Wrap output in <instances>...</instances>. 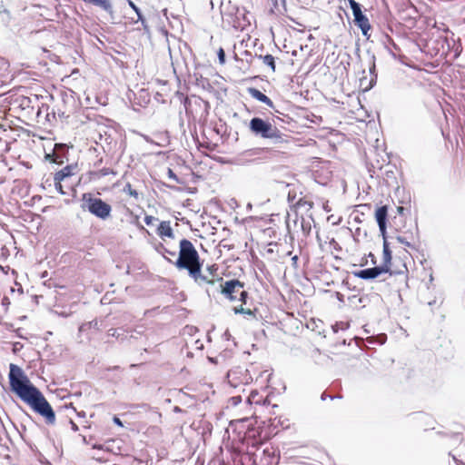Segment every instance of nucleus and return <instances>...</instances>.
<instances>
[{
    "label": "nucleus",
    "instance_id": "nucleus-1",
    "mask_svg": "<svg viewBox=\"0 0 465 465\" xmlns=\"http://www.w3.org/2000/svg\"><path fill=\"white\" fill-rule=\"evenodd\" d=\"M8 378L11 391L29 405L35 412L45 418L46 424L54 425L55 423L54 411L41 391L30 381L24 371L19 366L11 363Z\"/></svg>",
    "mask_w": 465,
    "mask_h": 465
},
{
    "label": "nucleus",
    "instance_id": "nucleus-2",
    "mask_svg": "<svg viewBox=\"0 0 465 465\" xmlns=\"http://www.w3.org/2000/svg\"><path fill=\"white\" fill-rule=\"evenodd\" d=\"M173 264L179 270H186L189 275L198 284L208 283L214 284L213 279H209L202 273L203 263L199 253L193 244L187 239L180 241L179 256Z\"/></svg>",
    "mask_w": 465,
    "mask_h": 465
},
{
    "label": "nucleus",
    "instance_id": "nucleus-3",
    "mask_svg": "<svg viewBox=\"0 0 465 465\" xmlns=\"http://www.w3.org/2000/svg\"><path fill=\"white\" fill-rule=\"evenodd\" d=\"M83 203L81 208L87 210L91 214L101 220H106L112 212V207L101 198L94 197L91 193H85L82 196Z\"/></svg>",
    "mask_w": 465,
    "mask_h": 465
},
{
    "label": "nucleus",
    "instance_id": "nucleus-4",
    "mask_svg": "<svg viewBox=\"0 0 465 465\" xmlns=\"http://www.w3.org/2000/svg\"><path fill=\"white\" fill-rule=\"evenodd\" d=\"M249 128L252 134L263 139L278 141L282 138V133L275 125L260 117L251 119Z\"/></svg>",
    "mask_w": 465,
    "mask_h": 465
},
{
    "label": "nucleus",
    "instance_id": "nucleus-5",
    "mask_svg": "<svg viewBox=\"0 0 465 465\" xmlns=\"http://www.w3.org/2000/svg\"><path fill=\"white\" fill-rule=\"evenodd\" d=\"M214 283L216 282H220L221 293L230 301L237 300V293L240 294V292L243 289L244 283L240 282L237 279H232L223 282V278L214 279Z\"/></svg>",
    "mask_w": 465,
    "mask_h": 465
},
{
    "label": "nucleus",
    "instance_id": "nucleus-6",
    "mask_svg": "<svg viewBox=\"0 0 465 465\" xmlns=\"http://www.w3.org/2000/svg\"><path fill=\"white\" fill-rule=\"evenodd\" d=\"M389 272V269L386 265L374 266L371 268H366L360 271L352 272V274L361 280H374L382 273Z\"/></svg>",
    "mask_w": 465,
    "mask_h": 465
},
{
    "label": "nucleus",
    "instance_id": "nucleus-7",
    "mask_svg": "<svg viewBox=\"0 0 465 465\" xmlns=\"http://www.w3.org/2000/svg\"><path fill=\"white\" fill-rule=\"evenodd\" d=\"M352 15L354 17L355 25H357L361 29V31L364 36L369 38L370 35L368 33L371 30V26L368 17L363 14L361 9Z\"/></svg>",
    "mask_w": 465,
    "mask_h": 465
},
{
    "label": "nucleus",
    "instance_id": "nucleus-8",
    "mask_svg": "<svg viewBox=\"0 0 465 465\" xmlns=\"http://www.w3.org/2000/svg\"><path fill=\"white\" fill-rule=\"evenodd\" d=\"M248 94L257 101L265 104L270 108H274L273 102L262 92L254 87L248 88Z\"/></svg>",
    "mask_w": 465,
    "mask_h": 465
},
{
    "label": "nucleus",
    "instance_id": "nucleus-9",
    "mask_svg": "<svg viewBox=\"0 0 465 465\" xmlns=\"http://www.w3.org/2000/svg\"><path fill=\"white\" fill-rule=\"evenodd\" d=\"M77 170V164H69L58 171L54 177V181H63L65 178L73 176Z\"/></svg>",
    "mask_w": 465,
    "mask_h": 465
},
{
    "label": "nucleus",
    "instance_id": "nucleus-10",
    "mask_svg": "<svg viewBox=\"0 0 465 465\" xmlns=\"http://www.w3.org/2000/svg\"><path fill=\"white\" fill-rule=\"evenodd\" d=\"M375 219L379 227L384 228L387 225L388 207L387 205L380 206L376 209Z\"/></svg>",
    "mask_w": 465,
    "mask_h": 465
},
{
    "label": "nucleus",
    "instance_id": "nucleus-11",
    "mask_svg": "<svg viewBox=\"0 0 465 465\" xmlns=\"http://www.w3.org/2000/svg\"><path fill=\"white\" fill-rule=\"evenodd\" d=\"M157 234L161 237L174 238L173 231L169 221H163L157 228Z\"/></svg>",
    "mask_w": 465,
    "mask_h": 465
},
{
    "label": "nucleus",
    "instance_id": "nucleus-12",
    "mask_svg": "<svg viewBox=\"0 0 465 465\" xmlns=\"http://www.w3.org/2000/svg\"><path fill=\"white\" fill-rule=\"evenodd\" d=\"M382 252H383V262L381 265H386V267L389 269V273L391 275V259H392V254H391V251L390 249V244L388 242V241H385V242H383L382 244Z\"/></svg>",
    "mask_w": 465,
    "mask_h": 465
},
{
    "label": "nucleus",
    "instance_id": "nucleus-13",
    "mask_svg": "<svg viewBox=\"0 0 465 465\" xmlns=\"http://www.w3.org/2000/svg\"><path fill=\"white\" fill-rule=\"evenodd\" d=\"M259 58L262 59L263 64L268 65L272 72L275 71V60L272 54L259 55Z\"/></svg>",
    "mask_w": 465,
    "mask_h": 465
},
{
    "label": "nucleus",
    "instance_id": "nucleus-14",
    "mask_svg": "<svg viewBox=\"0 0 465 465\" xmlns=\"http://www.w3.org/2000/svg\"><path fill=\"white\" fill-rule=\"evenodd\" d=\"M375 69H376L375 56L372 55L371 56V64L369 68L370 74H371V78L370 81V88L372 87L376 84V81H377V74L375 73Z\"/></svg>",
    "mask_w": 465,
    "mask_h": 465
},
{
    "label": "nucleus",
    "instance_id": "nucleus-15",
    "mask_svg": "<svg viewBox=\"0 0 465 465\" xmlns=\"http://www.w3.org/2000/svg\"><path fill=\"white\" fill-rule=\"evenodd\" d=\"M109 174H116V173L111 168H103L101 170L92 173V175L97 179H100L101 177H104V176H106Z\"/></svg>",
    "mask_w": 465,
    "mask_h": 465
},
{
    "label": "nucleus",
    "instance_id": "nucleus-16",
    "mask_svg": "<svg viewBox=\"0 0 465 465\" xmlns=\"http://www.w3.org/2000/svg\"><path fill=\"white\" fill-rule=\"evenodd\" d=\"M45 159L47 161H49L50 163H57V164H62L63 163V157L62 156H59L57 153H46L45 154Z\"/></svg>",
    "mask_w": 465,
    "mask_h": 465
},
{
    "label": "nucleus",
    "instance_id": "nucleus-17",
    "mask_svg": "<svg viewBox=\"0 0 465 465\" xmlns=\"http://www.w3.org/2000/svg\"><path fill=\"white\" fill-rule=\"evenodd\" d=\"M296 206L297 208H304L305 211H310L312 206H313V203L312 202H310V201H307L303 198H301L297 203H296Z\"/></svg>",
    "mask_w": 465,
    "mask_h": 465
},
{
    "label": "nucleus",
    "instance_id": "nucleus-18",
    "mask_svg": "<svg viewBox=\"0 0 465 465\" xmlns=\"http://www.w3.org/2000/svg\"><path fill=\"white\" fill-rule=\"evenodd\" d=\"M123 192L124 193H127L129 194L130 196L135 198V199H138V192L134 189L132 188V185L130 183H127L124 186V189H123Z\"/></svg>",
    "mask_w": 465,
    "mask_h": 465
},
{
    "label": "nucleus",
    "instance_id": "nucleus-19",
    "mask_svg": "<svg viewBox=\"0 0 465 465\" xmlns=\"http://www.w3.org/2000/svg\"><path fill=\"white\" fill-rule=\"evenodd\" d=\"M233 312L235 314H245V315H249V316H254L253 311H252L251 309H245L242 307V305H241L239 307H234Z\"/></svg>",
    "mask_w": 465,
    "mask_h": 465
},
{
    "label": "nucleus",
    "instance_id": "nucleus-20",
    "mask_svg": "<svg viewBox=\"0 0 465 465\" xmlns=\"http://www.w3.org/2000/svg\"><path fill=\"white\" fill-rule=\"evenodd\" d=\"M108 335L112 337H115L117 339H124V330L123 329H110L108 331Z\"/></svg>",
    "mask_w": 465,
    "mask_h": 465
},
{
    "label": "nucleus",
    "instance_id": "nucleus-21",
    "mask_svg": "<svg viewBox=\"0 0 465 465\" xmlns=\"http://www.w3.org/2000/svg\"><path fill=\"white\" fill-rule=\"evenodd\" d=\"M344 2H348L349 5L352 11V14H354L357 11L361 9V5L355 0H344Z\"/></svg>",
    "mask_w": 465,
    "mask_h": 465
},
{
    "label": "nucleus",
    "instance_id": "nucleus-22",
    "mask_svg": "<svg viewBox=\"0 0 465 465\" xmlns=\"http://www.w3.org/2000/svg\"><path fill=\"white\" fill-rule=\"evenodd\" d=\"M157 251L161 252L163 256L164 254H169L173 257L176 255V252L168 250L163 244L160 243L159 247L157 248Z\"/></svg>",
    "mask_w": 465,
    "mask_h": 465
},
{
    "label": "nucleus",
    "instance_id": "nucleus-23",
    "mask_svg": "<svg viewBox=\"0 0 465 465\" xmlns=\"http://www.w3.org/2000/svg\"><path fill=\"white\" fill-rule=\"evenodd\" d=\"M128 5L135 12L137 15V20H142L143 14L140 8L131 0H128Z\"/></svg>",
    "mask_w": 465,
    "mask_h": 465
},
{
    "label": "nucleus",
    "instance_id": "nucleus-24",
    "mask_svg": "<svg viewBox=\"0 0 465 465\" xmlns=\"http://www.w3.org/2000/svg\"><path fill=\"white\" fill-rule=\"evenodd\" d=\"M218 60L221 64H224L226 62V55L224 50L221 47L217 53Z\"/></svg>",
    "mask_w": 465,
    "mask_h": 465
},
{
    "label": "nucleus",
    "instance_id": "nucleus-25",
    "mask_svg": "<svg viewBox=\"0 0 465 465\" xmlns=\"http://www.w3.org/2000/svg\"><path fill=\"white\" fill-rule=\"evenodd\" d=\"M239 295H240V297H239V298H237V300H239L240 302H242V304H246V303H247V300H248V298H249V294H248V292H247L246 291H244V290H242V291L240 292V294H239Z\"/></svg>",
    "mask_w": 465,
    "mask_h": 465
},
{
    "label": "nucleus",
    "instance_id": "nucleus-26",
    "mask_svg": "<svg viewBox=\"0 0 465 465\" xmlns=\"http://www.w3.org/2000/svg\"><path fill=\"white\" fill-rule=\"evenodd\" d=\"M302 229L305 234H309L311 232V224L306 223L304 218H302Z\"/></svg>",
    "mask_w": 465,
    "mask_h": 465
},
{
    "label": "nucleus",
    "instance_id": "nucleus-27",
    "mask_svg": "<svg viewBox=\"0 0 465 465\" xmlns=\"http://www.w3.org/2000/svg\"><path fill=\"white\" fill-rule=\"evenodd\" d=\"M62 181H54V186L56 191L61 193L62 195L66 194V193L64 191L63 185L61 183Z\"/></svg>",
    "mask_w": 465,
    "mask_h": 465
},
{
    "label": "nucleus",
    "instance_id": "nucleus-28",
    "mask_svg": "<svg viewBox=\"0 0 465 465\" xmlns=\"http://www.w3.org/2000/svg\"><path fill=\"white\" fill-rule=\"evenodd\" d=\"M154 221H157V218L152 216V215H146L144 217V223L147 224V225H152Z\"/></svg>",
    "mask_w": 465,
    "mask_h": 465
},
{
    "label": "nucleus",
    "instance_id": "nucleus-29",
    "mask_svg": "<svg viewBox=\"0 0 465 465\" xmlns=\"http://www.w3.org/2000/svg\"><path fill=\"white\" fill-rule=\"evenodd\" d=\"M379 231L383 239V242H385V241H387V225H384L383 229L381 227H379Z\"/></svg>",
    "mask_w": 465,
    "mask_h": 465
},
{
    "label": "nucleus",
    "instance_id": "nucleus-30",
    "mask_svg": "<svg viewBox=\"0 0 465 465\" xmlns=\"http://www.w3.org/2000/svg\"><path fill=\"white\" fill-rule=\"evenodd\" d=\"M168 177L170 179H173L174 181H176L177 183L179 182V179L177 177V175L174 173V172L172 170V169H168Z\"/></svg>",
    "mask_w": 465,
    "mask_h": 465
},
{
    "label": "nucleus",
    "instance_id": "nucleus-31",
    "mask_svg": "<svg viewBox=\"0 0 465 465\" xmlns=\"http://www.w3.org/2000/svg\"><path fill=\"white\" fill-rule=\"evenodd\" d=\"M396 240H397L399 242H401V243H402V244H404V245H406V246H411V243H410L409 242H407V241L405 240V238H403V237H401V236H397V237H396Z\"/></svg>",
    "mask_w": 465,
    "mask_h": 465
},
{
    "label": "nucleus",
    "instance_id": "nucleus-32",
    "mask_svg": "<svg viewBox=\"0 0 465 465\" xmlns=\"http://www.w3.org/2000/svg\"><path fill=\"white\" fill-rule=\"evenodd\" d=\"M22 348H23V344H22L21 342H18V341H17V342H15V343H14L13 351H14L15 352H16V351H20Z\"/></svg>",
    "mask_w": 465,
    "mask_h": 465
},
{
    "label": "nucleus",
    "instance_id": "nucleus-33",
    "mask_svg": "<svg viewBox=\"0 0 465 465\" xmlns=\"http://www.w3.org/2000/svg\"><path fill=\"white\" fill-rule=\"evenodd\" d=\"M113 421H114V424H116V425H118L120 427L124 426L122 420L117 416L114 417Z\"/></svg>",
    "mask_w": 465,
    "mask_h": 465
},
{
    "label": "nucleus",
    "instance_id": "nucleus-34",
    "mask_svg": "<svg viewBox=\"0 0 465 465\" xmlns=\"http://www.w3.org/2000/svg\"><path fill=\"white\" fill-rule=\"evenodd\" d=\"M89 325H90V327H93V328H94V329L99 330V325H98V322H97V320L91 321V322H89Z\"/></svg>",
    "mask_w": 465,
    "mask_h": 465
},
{
    "label": "nucleus",
    "instance_id": "nucleus-35",
    "mask_svg": "<svg viewBox=\"0 0 465 465\" xmlns=\"http://www.w3.org/2000/svg\"><path fill=\"white\" fill-rule=\"evenodd\" d=\"M141 23H142V25L144 29H147L148 26H147V23H146V20L145 18L143 17V15L142 16V20H139Z\"/></svg>",
    "mask_w": 465,
    "mask_h": 465
},
{
    "label": "nucleus",
    "instance_id": "nucleus-36",
    "mask_svg": "<svg viewBox=\"0 0 465 465\" xmlns=\"http://www.w3.org/2000/svg\"><path fill=\"white\" fill-rule=\"evenodd\" d=\"M216 270H217V268H215V267H214V265H213V266H208V267H207V271H209V272H210L211 274H213V272H215Z\"/></svg>",
    "mask_w": 465,
    "mask_h": 465
},
{
    "label": "nucleus",
    "instance_id": "nucleus-37",
    "mask_svg": "<svg viewBox=\"0 0 465 465\" xmlns=\"http://www.w3.org/2000/svg\"><path fill=\"white\" fill-rule=\"evenodd\" d=\"M70 423L72 425V430L74 431H77L78 430V426L73 420H70Z\"/></svg>",
    "mask_w": 465,
    "mask_h": 465
},
{
    "label": "nucleus",
    "instance_id": "nucleus-38",
    "mask_svg": "<svg viewBox=\"0 0 465 465\" xmlns=\"http://www.w3.org/2000/svg\"><path fill=\"white\" fill-rule=\"evenodd\" d=\"M369 257H371V263H372V264H375V263H376V258H375V256H374L371 252H370V253H369Z\"/></svg>",
    "mask_w": 465,
    "mask_h": 465
},
{
    "label": "nucleus",
    "instance_id": "nucleus-39",
    "mask_svg": "<svg viewBox=\"0 0 465 465\" xmlns=\"http://www.w3.org/2000/svg\"><path fill=\"white\" fill-rule=\"evenodd\" d=\"M397 210H398V213L402 215L404 213L405 208L402 206H399L397 208Z\"/></svg>",
    "mask_w": 465,
    "mask_h": 465
},
{
    "label": "nucleus",
    "instance_id": "nucleus-40",
    "mask_svg": "<svg viewBox=\"0 0 465 465\" xmlns=\"http://www.w3.org/2000/svg\"><path fill=\"white\" fill-rule=\"evenodd\" d=\"M15 331H16L17 337H19L21 339H25V337L24 335H22V333H20V329H17Z\"/></svg>",
    "mask_w": 465,
    "mask_h": 465
},
{
    "label": "nucleus",
    "instance_id": "nucleus-41",
    "mask_svg": "<svg viewBox=\"0 0 465 465\" xmlns=\"http://www.w3.org/2000/svg\"><path fill=\"white\" fill-rule=\"evenodd\" d=\"M331 395H327L325 392H323L321 396L322 401H325L327 398H330Z\"/></svg>",
    "mask_w": 465,
    "mask_h": 465
},
{
    "label": "nucleus",
    "instance_id": "nucleus-42",
    "mask_svg": "<svg viewBox=\"0 0 465 465\" xmlns=\"http://www.w3.org/2000/svg\"><path fill=\"white\" fill-rule=\"evenodd\" d=\"M232 400L233 401L234 404L241 401V397H232Z\"/></svg>",
    "mask_w": 465,
    "mask_h": 465
},
{
    "label": "nucleus",
    "instance_id": "nucleus-43",
    "mask_svg": "<svg viewBox=\"0 0 465 465\" xmlns=\"http://www.w3.org/2000/svg\"><path fill=\"white\" fill-rule=\"evenodd\" d=\"M223 336L226 338V339H229L231 337V334L229 332V331H226L223 334Z\"/></svg>",
    "mask_w": 465,
    "mask_h": 465
},
{
    "label": "nucleus",
    "instance_id": "nucleus-44",
    "mask_svg": "<svg viewBox=\"0 0 465 465\" xmlns=\"http://www.w3.org/2000/svg\"><path fill=\"white\" fill-rule=\"evenodd\" d=\"M341 395H335V396H330V399L331 400H334V399H341Z\"/></svg>",
    "mask_w": 465,
    "mask_h": 465
},
{
    "label": "nucleus",
    "instance_id": "nucleus-45",
    "mask_svg": "<svg viewBox=\"0 0 465 465\" xmlns=\"http://www.w3.org/2000/svg\"><path fill=\"white\" fill-rule=\"evenodd\" d=\"M173 411H174L175 412H181V411H182L181 408H180V407H178V406H175V407H174V409H173Z\"/></svg>",
    "mask_w": 465,
    "mask_h": 465
},
{
    "label": "nucleus",
    "instance_id": "nucleus-46",
    "mask_svg": "<svg viewBox=\"0 0 465 465\" xmlns=\"http://www.w3.org/2000/svg\"><path fill=\"white\" fill-rule=\"evenodd\" d=\"M337 297H338V299H339L340 301H342V299H343V295H342V294H341L340 292H337Z\"/></svg>",
    "mask_w": 465,
    "mask_h": 465
},
{
    "label": "nucleus",
    "instance_id": "nucleus-47",
    "mask_svg": "<svg viewBox=\"0 0 465 465\" xmlns=\"http://www.w3.org/2000/svg\"><path fill=\"white\" fill-rule=\"evenodd\" d=\"M93 448H94V449L102 450V446H101V445H96V444H94Z\"/></svg>",
    "mask_w": 465,
    "mask_h": 465
},
{
    "label": "nucleus",
    "instance_id": "nucleus-48",
    "mask_svg": "<svg viewBox=\"0 0 465 465\" xmlns=\"http://www.w3.org/2000/svg\"><path fill=\"white\" fill-rule=\"evenodd\" d=\"M455 437L457 438L458 440H461V439H460L459 434H456Z\"/></svg>",
    "mask_w": 465,
    "mask_h": 465
},
{
    "label": "nucleus",
    "instance_id": "nucleus-49",
    "mask_svg": "<svg viewBox=\"0 0 465 465\" xmlns=\"http://www.w3.org/2000/svg\"><path fill=\"white\" fill-rule=\"evenodd\" d=\"M101 163H102V159H100V160L95 163V165H97V164H101Z\"/></svg>",
    "mask_w": 465,
    "mask_h": 465
},
{
    "label": "nucleus",
    "instance_id": "nucleus-50",
    "mask_svg": "<svg viewBox=\"0 0 465 465\" xmlns=\"http://www.w3.org/2000/svg\"><path fill=\"white\" fill-rule=\"evenodd\" d=\"M297 260H298V257H297V256H294V257L292 258V261H294V262H296Z\"/></svg>",
    "mask_w": 465,
    "mask_h": 465
},
{
    "label": "nucleus",
    "instance_id": "nucleus-51",
    "mask_svg": "<svg viewBox=\"0 0 465 465\" xmlns=\"http://www.w3.org/2000/svg\"><path fill=\"white\" fill-rule=\"evenodd\" d=\"M233 58L237 61L238 60L237 54H234Z\"/></svg>",
    "mask_w": 465,
    "mask_h": 465
}]
</instances>
